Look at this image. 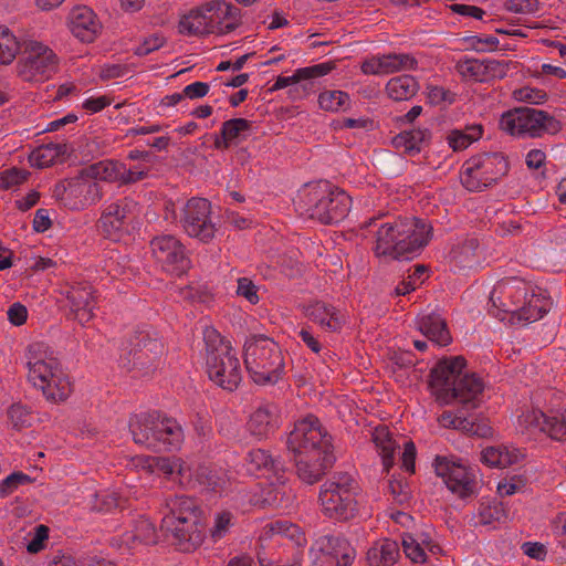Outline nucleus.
Returning a JSON list of instances; mask_svg holds the SVG:
<instances>
[{"instance_id": "nucleus-1", "label": "nucleus", "mask_w": 566, "mask_h": 566, "mask_svg": "<svg viewBox=\"0 0 566 566\" xmlns=\"http://www.w3.org/2000/svg\"><path fill=\"white\" fill-rule=\"evenodd\" d=\"M378 218L369 219L367 227L376 226L373 252L385 261L410 260L418 255L430 240L431 226L417 218H396L377 226Z\"/></svg>"}, {"instance_id": "nucleus-2", "label": "nucleus", "mask_w": 566, "mask_h": 566, "mask_svg": "<svg viewBox=\"0 0 566 566\" xmlns=\"http://www.w3.org/2000/svg\"><path fill=\"white\" fill-rule=\"evenodd\" d=\"M465 359L461 356L440 360L431 371V389L443 405L454 401L474 403L484 384L475 374L464 373Z\"/></svg>"}, {"instance_id": "nucleus-3", "label": "nucleus", "mask_w": 566, "mask_h": 566, "mask_svg": "<svg viewBox=\"0 0 566 566\" xmlns=\"http://www.w3.org/2000/svg\"><path fill=\"white\" fill-rule=\"evenodd\" d=\"M297 209L324 224L342 221L350 210L352 199L340 188L321 180L305 185L295 201Z\"/></svg>"}, {"instance_id": "nucleus-4", "label": "nucleus", "mask_w": 566, "mask_h": 566, "mask_svg": "<svg viewBox=\"0 0 566 566\" xmlns=\"http://www.w3.org/2000/svg\"><path fill=\"white\" fill-rule=\"evenodd\" d=\"M359 491L357 481L348 473H339L325 481L319 490L323 514L338 522H348L359 514Z\"/></svg>"}, {"instance_id": "nucleus-5", "label": "nucleus", "mask_w": 566, "mask_h": 566, "mask_svg": "<svg viewBox=\"0 0 566 566\" xmlns=\"http://www.w3.org/2000/svg\"><path fill=\"white\" fill-rule=\"evenodd\" d=\"M244 363L252 380L259 385L277 382L284 370L280 346L263 336H253L245 342Z\"/></svg>"}, {"instance_id": "nucleus-6", "label": "nucleus", "mask_w": 566, "mask_h": 566, "mask_svg": "<svg viewBox=\"0 0 566 566\" xmlns=\"http://www.w3.org/2000/svg\"><path fill=\"white\" fill-rule=\"evenodd\" d=\"M503 132L520 138H538L556 135L562 130V123L549 113L531 107H520L504 113L500 118Z\"/></svg>"}, {"instance_id": "nucleus-7", "label": "nucleus", "mask_w": 566, "mask_h": 566, "mask_svg": "<svg viewBox=\"0 0 566 566\" xmlns=\"http://www.w3.org/2000/svg\"><path fill=\"white\" fill-rule=\"evenodd\" d=\"M509 171V163L501 153L481 154L468 159L461 171V182L469 191H482Z\"/></svg>"}, {"instance_id": "nucleus-8", "label": "nucleus", "mask_w": 566, "mask_h": 566, "mask_svg": "<svg viewBox=\"0 0 566 566\" xmlns=\"http://www.w3.org/2000/svg\"><path fill=\"white\" fill-rule=\"evenodd\" d=\"M59 69V57L46 44L28 41L23 55L15 65L17 74L23 82L42 83L51 78Z\"/></svg>"}, {"instance_id": "nucleus-9", "label": "nucleus", "mask_w": 566, "mask_h": 566, "mask_svg": "<svg viewBox=\"0 0 566 566\" xmlns=\"http://www.w3.org/2000/svg\"><path fill=\"white\" fill-rule=\"evenodd\" d=\"M53 196L70 210L80 211L99 202L103 189L82 169L76 176L56 184Z\"/></svg>"}, {"instance_id": "nucleus-10", "label": "nucleus", "mask_w": 566, "mask_h": 566, "mask_svg": "<svg viewBox=\"0 0 566 566\" xmlns=\"http://www.w3.org/2000/svg\"><path fill=\"white\" fill-rule=\"evenodd\" d=\"M207 373L211 381L224 390L233 391L242 380L239 358L229 344L208 345Z\"/></svg>"}, {"instance_id": "nucleus-11", "label": "nucleus", "mask_w": 566, "mask_h": 566, "mask_svg": "<svg viewBox=\"0 0 566 566\" xmlns=\"http://www.w3.org/2000/svg\"><path fill=\"white\" fill-rule=\"evenodd\" d=\"M286 446L293 455L317 453L332 450L331 436L323 428L317 417L308 415L294 423L289 433Z\"/></svg>"}, {"instance_id": "nucleus-12", "label": "nucleus", "mask_w": 566, "mask_h": 566, "mask_svg": "<svg viewBox=\"0 0 566 566\" xmlns=\"http://www.w3.org/2000/svg\"><path fill=\"white\" fill-rule=\"evenodd\" d=\"M532 291L533 285L521 277L501 279L490 294L491 314L500 321L507 319L510 322V318L515 316L518 311L517 307L523 298Z\"/></svg>"}, {"instance_id": "nucleus-13", "label": "nucleus", "mask_w": 566, "mask_h": 566, "mask_svg": "<svg viewBox=\"0 0 566 566\" xmlns=\"http://www.w3.org/2000/svg\"><path fill=\"white\" fill-rule=\"evenodd\" d=\"M434 472L447 488L457 496L467 499L478 492L476 471L454 457L437 455L433 460Z\"/></svg>"}, {"instance_id": "nucleus-14", "label": "nucleus", "mask_w": 566, "mask_h": 566, "mask_svg": "<svg viewBox=\"0 0 566 566\" xmlns=\"http://www.w3.org/2000/svg\"><path fill=\"white\" fill-rule=\"evenodd\" d=\"M24 357L28 381L38 390H41L51 377L63 370L53 350L45 343L30 344Z\"/></svg>"}, {"instance_id": "nucleus-15", "label": "nucleus", "mask_w": 566, "mask_h": 566, "mask_svg": "<svg viewBox=\"0 0 566 566\" xmlns=\"http://www.w3.org/2000/svg\"><path fill=\"white\" fill-rule=\"evenodd\" d=\"M311 566H352L356 549L342 536L318 537L310 549Z\"/></svg>"}, {"instance_id": "nucleus-16", "label": "nucleus", "mask_w": 566, "mask_h": 566, "mask_svg": "<svg viewBox=\"0 0 566 566\" xmlns=\"http://www.w3.org/2000/svg\"><path fill=\"white\" fill-rule=\"evenodd\" d=\"M138 203L127 197L106 202L103 206L97 228L104 237L118 239L135 219Z\"/></svg>"}, {"instance_id": "nucleus-17", "label": "nucleus", "mask_w": 566, "mask_h": 566, "mask_svg": "<svg viewBox=\"0 0 566 566\" xmlns=\"http://www.w3.org/2000/svg\"><path fill=\"white\" fill-rule=\"evenodd\" d=\"M153 255L161 269L175 276L184 275L190 269V259L184 244L174 235L156 237L150 242Z\"/></svg>"}, {"instance_id": "nucleus-18", "label": "nucleus", "mask_w": 566, "mask_h": 566, "mask_svg": "<svg viewBox=\"0 0 566 566\" xmlns=\"http://www.w3.org/2000/svg\"><path fill=\"white\" fill-rule=\"evenodd\" d=\"M211 203L203 198H191L184 208L181 224L189 237L209 242L216 234V226L211 220Z\"/></svg>"}, {"instance_id": "nucleus-19", "label": "nucleus", "mask_w": 566, "mask_h": 566, "mask_svg": "<svg viewBox=\"0 0 566 566\" xmlns=\"http://www.w3.org/2000/svg\"><path fill=\"white\" fill-rule=\"evenodd\" d=\"M510 61L464 56L455 63L454 69L462 80L483 83L503 78L510 70Z\"/></svg>"}, {"instance_id": "nucleus-20", "label": "nucleus", "mask_w": 566, "mask_h": 566, "mask_svg": "<svg viewBox=\"0 0 566 566\" xmlns=\"http://www.w3.org/2000/svg\"><path fill=\"white\" fill-rule=\"evenodd\" d=\"M61 294L67 301V306L74 318L82 325L88 323L95 315L97 295L94 287L87 282L66 284Z\"/></svg>"}, {"instance_id": "nucleus-21", "label": "nucleus", "mask_w": 566, "mask_h": 566, "mask_svg": "<svg viewBox=\"0 0 566 566\" xmlns=\"http://www.w3.org/2000/svg\"><path fill=\"white\" fill-rule=\"evenodd\" d=\"M157 531L154 523L144 516L132 520L126 531L112 538V545L122 554H132L140 545L155 544Z\"/></svg>"}, {"instance_id": "nucleus-22", "label": "nucleus", "mask_w": 566, "mask_h": 566, "mask_svg": "<svg viewBox=\"0 0 566 566\" xmlns=\"http://www.w3.org/2000/svg\"><path fill=\"white\" fill-rule=\"evenodd\" d=\"M127 354L128 363L133 366H146L153 364L164 352V345L157 337V333L150 329H142L129 339V346L123 349Z\"/></svg>"}, {"instance_id": "nucleus-23", "label": "nucleus", "mask_w": 566, "mask_h": 566, "mask_svg": "<svg viewBox=\"0 0 566 566\" xmlns=\"http://www.w3.org/2000/svg\"><path fill=\"white\" fill-rule=\"evenodd\" d=\"M161 530L170 534L179 549L191 552L200 547L206 538L205 525L201 517H195L190 522L188 520L172 525H161Z\"/></svg>"}, {"instance_id": "nucleus-24", "label": "nucleus", "mask_w": 566, "mask_h": 566, "mask_svg": "<svg viewBox=\"0 0 566 566\" xmlns=\"http://www.w3.org/2000/svg\"><path fill=\"white\" fill-rule=\"evenodd\" d=\"M69 28L82 42L92 43L102 31V23L95 12L86 6L73 8L69 14Z\"/></svg>"}, {"instance_id": "nucleus-25", "label": "nucleus", "mask_w": 566, "mask_h": 566, "mask_svg": "<svg viewBox=\"0 0 566 566\" xmlns=\"http://www.w3.org/2000/svg\"><path fill=\"white\" fill-rule=\"evenodd\" d=\"M552 304L553 302L545 291L533 286V291L523 298L515 316L510 318V323L523 325L534 323L549 312Z\"/></svg>"}, {"instance_id": "nucleus-26", "label": "nucleus", "mask_w": 566, "mask_h": 566, "mask_svg": "<svg viewBox=\"0 0 566 566\" xmlns=\"http://www.w3.org/2000/svg\"><path fill=\"white\" fill-rule=\"evenodd\" d=\"M293 457L297 476L300 480L307 484H314L318 482L325 474L326 470L334 462L332 450L328 453L313 452Z\"/></svg>"}, {"instance_id": "nucleus-27", "label": "nucleus", "mask_w": 566, "mask_h": 566, "mask_svg": "<svg viewBox=\"0 0 566 566\" xmlns=\"http://www.w3.org/2000/svg\"><path fill=\"white\" fill-rule=\"evenodd\" d=\"M135 465L149 473H161L181 485L189 472V467L180 458L142 455L135 459Z\"/></svg>"}, {"instance_id": "nucleus-28", "label": "nucleus", "mask_w": 566, "mask_h": 566, "mask_svg": "<svg viewBox=\"0 0 566 566\" xmlns=\"http://www.w3.org/2000/svg\"><path fill=\"white\" fill-rule=\"evenodd\" d=\"M166 509L167 513L161 520V525H172L176 522L180 523L186 520L191 523L192 518L201 517L202 514L197 500L187 495L168 497L166 500Z\"/></svg>"}, {"instance_id": "nucleus-29", "label": "nucleus", "mask_w": 566, "mask_h": 566, "mask_svg": "<svg viewBox=\"0 0 566 566\" xmlns=\"http://www.w3.org/2000/svg\"><path fill=\"white\" fill-rule=\"evenodd\" d=\"M129 431L136 444L155 450L157 436V412H142L129 418Z\"/></svg>"}, {"instance_id": "nucleus-30", "label": "nucleus", "mask_w": 566, "mask_h": 566, "mask_svg": "<svg viewBox=\"0 0 566 566\" xmlns=\"http://www.w3.org/2000/svg\"><path fill=\"white\" fill-rule=\"evenodd\" d=\"M281 426L280 409L274 403H263L250 417L249 430L258 438L273 434Z\"/></svg>"}, {"instance_id": "nucleus-31", "label": "nucleus", "mask_w": 566, "mask_h": 566, "mask_svg": "<svg viewBox=\"0 0 566 566\" xmlns=\"http://www.w3.org/2000/svg\"><path fill=\"white\" fill-rule=\"evenodd\" d=\"M305 316L323 329L337 332L345 323V316L338 308L324 301H315L304 307Z\"/></svg>"}, {"instance_id": "nucleus-32", "label": "nucleus", "mask_w": 566, "mask_h": 566, "mask_svg": "<svg viewBox=\"0 0 566 566\" xmlns=\"http://www.w3.org/2000/svg\"><path fill=\"white\" fill-rule=\"evenodd\" d=\"M209 34H228L238 27L235 9L224 2H210L206 4Z\"/></svg>"}, {"instance_id": "nucleus-33", "label": "nucleus", "mask_w": 566, "mask_h": 566, "mask_svg": "<svg viewBox=\"0 0 566 566\" xmlns=\"http://www.w3.org/2000/svg\"><path fill=\"white\" fill-rule=\"evenodd\" d=\"M159 441L155 450H178L185 440L180 423L170 417H163L157 412V436Z\"/></svg>"}, {"instance_id": "nucleus-34", "label": "nucleus", "mask_w": 566, "mask_h": 566, "mask_svg": "<svg viewBox=\"0 0 566 566\" xmlns=\"http://www.w3.org/2000/svg\"><path fill=\"white\" fill-rule=\"evenodd\" d=\"M252 123L245 118H232L222 124L220 135L214 137V148L227 149L245 140L251 132Z\"/></svg>"}, {"instance_id": "nucleus-35", "label": "nucleus", "mask_w": 566, "mask_h": 566, "mask_svg": "<svg viewBox=\"0 0 566 566\" xmlns=\"http://www.w3.org/2000/svg\"><path fill=\"white\" fill-rule=\"evenodd\" d=\"M226 480L213 469L199 465L195 470L189 468L184 485L207 492H219L223 489Z\"/></svg>"}, {"instance_id": "nucleus-36", "label": "nucleus", "mask_w": 566, "mask_h": 566, "mask_svg": "<svg viewBox=\"0 0 566 566\" xmlns=\"http://www.w3.org/2000/svg\"><path fill=\"white\" fill-rule=\"evenodd\" d=\"M400 556V548L396 541L380 538L373 543L366 553L368 566H394Z\"/></svg>"}, {"instance_id": "nucleus-37", "label": "nucleus", "mask_w": 566, "mask_h": 566, "mask_svg": "<svg viewBox=\"0 0 566 566\" xmlns=\"http://www.w3.org/2000/svg\"><path fill=\"white\" fill-rule=\"evenodd\" d=\"M247 471L253 475H279L282 471V463L273 458L266 450L253 449L245 458Z\"/></svg>"}, {"instance_id": "nucleus-38", "label": "nucleus", "mask_w": 566, "mask_h": 566, "mask_svg": "<svg viewBox=\"0 0 566 566\" xmlns=\"http://www.w3.org/2000/svg\"><path fill=\"white\" fill-rule=\"evenodd\" d=\"M430 136L429 129L415 128L399 133L392 138L391 144L396 149L413 156L419 154L422 147L429 143Z\"/></svg>"}, {"instance_id": "nucleus-39", "label": "nucleus", "mask_w": 566, "mask_h": 566, "mask_svg": "<svg viewBox=\"0 0 566 566\" xmlns=\"http://www.w3.org/2000/svg\"><path fill=\"white\" fill-rule=\"evenodd\" d=\"M420 332L439 346H447L451 336L447 329L446 321L436 313L423 315L418 321Z\"/></svg>"}, {"instance_id": "nucleus-40", "label": "nucleus", "mask_w": 566, "mask_h": 566, "mask_svg": "<svg viewBox=\"0 0 566 566\" xmlns=\"http://www.w3.org/2000/svg\"><path fill=\"white\" fill-rule=\"evenodd\" d=\"M334 69V63L324 62L306 67L297 69L293 75L277 76L271 91H279L290 85L296 84L303 80L316 78L328 74Z\"/></svg>"}, {"instance_id": "nucleus-41", "label": "nucleus", "mask_w": 566, "mask_h": 566, "mask_svg": "<svg viewBox=\"0 0 566 566\" xmlns=\"http://www.w3.org/2000/svg\"><path fill=\"white\" fill-rule=\"evenodd\" d=\"M522 452L513 447L497 446L482 450L481 461L491 468H506L518 462Z\"/></svg>"}, {"instance_id": "nucleus-42", "label": "nucleus", "mask_w": 566, "mask_h": 566, "mask_svg": "<svg viewBox=\"0 0 566 566\" xmlns=\"http://www.w3.org/2000/svg\"><path fill=\"white\" fill-rule=\"evenodd\" d=\"M419 88L420 85L415 76L398 75L387 82L385 91L390 99L402 102L411 99Z\"/></svg>"}, {"instance_id": "nucleus-43", "label": "nucleus", "mask_w": 566, "mask_h": 566, "mask_svg": "<svg viewBox=\"0 0 566 566\" xmlns=\"http://www.w3.org/2000/svg\"><path fill=\"white\" fill-rule=\"evenodd\" d=\"M373 441L381 457L384 470L388 472L394 465L395 452L399 444L392 439L389 429L385 426L374 429Z\"/></svg>"}, {"instance_id": "nucleus-44", "label": "nucleus", "mask_w": 566, "mask_h": 566, "mask_svg": "<svg viewBox=\"0 0 566 566\" xmlns=\"http://www.w3.org/2000/svg\"><path fill=\"white\" fill-rule=\"evenodd\" d=\"M40 391L48 401L57 403L65 401L70 397L73 391V385L69 375L62 370L51 377Z\"/></svg>"}, {"instance_id": "nucleus-45", "label": "nucleus", "mask_w": 566, "mask_h": 566, "mask_svg": "<svg viewBox=\"0 0 566 566\" xmlns=\"http://www.w3.org/2000/svg\"><path fill=\"white\" fill-rule=\"evenodd\" d=\"M66 153V145L50 143L36 147L29 156L31 166L45 168L54 165Z\"/></svg>"}, {"instance_id": "nucleus-46", "label": "nucleus", "mask_w": 566, "mask_h": 566, "mask_svg": "<svg viewBox=\"0 0 566 566\" xmlns=\"http://www.w3.org/2000/svg\"><path fill=\"white\" fill-rule=\"evenodd\" d=\"M483 128L480 124L465 126L463 129H452L447 135V143L453 151L467 149L471 144L482 137Z\"/></svg>"}, {"instance_id": "nucleus-47", "label": "nucleus", "mask_w": 566, "mask_h": 566, "mask_svg": "<svg viewBox=\"0 0 566 566\" xmlns=\"http://www.w3.org/2000/svg\"><path fill=\"white\" fill-rule=\"evenodd\" d=\"M179 32L186 35L209 34L206 4L191 10L187 15L181 18L179 22Z\"/></svg>"}, {"instance_id": "nucleus-48", "label": "nucleus", "mask_w": 566, "mask_h": 566, "mask_svg": "<svg viewBox=\"0 0 566 566\" xmlns=\"http://www.w3.org/2000/svg\"><path fill=\"white\" fill-rule=\"evenodd\" d=\"M87 176L96 182H119L122 164L113 160H102L83 168Z\"/></svg>"}, {"instance_id": "nucleus-49", "label": "nucleus", "mask_w": 566, "mask_h": 566, "mask_svg": "<svg viewBox=\"0 0 566 566\" xmlns=\"http://www.w3.org/2000/svg\"><path fill=\"white\" fill-rule=\"evenodd\" d=\"M266 534L279 538H287L292 541L296 546H303L306 543L305 534L302 530L287 521H276L265 526Z\"/></svg>"}, {"instance_id": "nucleus-50", "label": "nucleus", "mask_w": 566, "mask_h": 566, "mask_svg": "<svg viewBox=\"0 0 566 566\" xmlns=\"http://www.w3.org/2000/svg\"><path fill=\"white\" fill-rule=\"evenodd\" d=\"M385 72L387 74L401 71H415L418 69V60L411 53L382 54Z\"/></svg>"}, {"instance_id": "nucleus-51", "label": "nucleus", "mask_w": 566, "mask_h": 566, "mask_svg": "<svg viewBox=\"0 0 566 566\" xmlns=\"http://www.w3.org/2000/svg\"><path fill=\"white\" fill-rule=\"evenodd\" d=\"M19 51L17 36L7 27L0 25V65L12 63Z\"/></svg>"}, {"instance_id": "nucleus-52", "label": "nucleus", "mask_w": 566, "mask_h": 566, "mask_svg": "<svg viewBox=\"0 0 566 566\" xmlns=\"http://www.w3.org/2000/svg\"><path fill=\"white\" fill-rule=\"evenodd\" d=\"M318 105L327 112L345 111L350 106L349 95L343 91H324L318 95Z\"/></svg>"}, {"instance_id": "nucleus-53", "label": "nucleus", "mask_w": 566, "mask_h": 566, "mask_svg": "<svg viewBox=\"0 0 566 566\" xmlns=\"http://www.w3.org/2000/svg\"><path fill=\"white\" fill-rule=\"evenodd\" d=\"M548 415H545L543 411L538 409H532L523 412L518 419L517 423L522 430H525L530 433L543 432L545 433V426L547 423Z\"/></svg>"}, {"instance_id": "nucleus-54", "label": "nucleus", "mask_w": 566, "mask_h": 566, "mask_svg": "<svg viewBox=\"0 0 566 566\" xmlns=\"http://www.w3.org/2000/svg\"><path fill=\"white\" fill-rule=\"evenodd\" d=\"M234 515L230 511H220L214 513L213 523L210 527V536L213 542L223 538L234 525Z\"/></svg>"}, {"instance_id": "nucleus-55", "label": "nucleus", "mask_w": 566, "mask_h": 566, "mask_svg": "<svg viewBox=\"0 0 566 566\" xmlns=\"http://www.w3.org/2000/svg\"><path fill=\"white\" fill-rule=\"evenodd\" d=\"M29 176L28 170L18 167L0 171V191L17 189L28 180Z\"/></svg>"}, {"instance_id": "nucleus-56", "label": "nucleus", "mask_w": 566, "mask_h": 566, "mask_svg": "<svg viewBox=\"0 0 566 566\" xmlns=\"http://www.w3.org/2000/svg\"><path fill=\"white\" fill-rule=\"evenodd\" d=\"M401 545L406 557L412 563H424L427 560L424 548L410 533L402 534Z\"/></svg>"}, {"instance_id": "nucleus-57", "label": "nucleus", "mask_w": 566, "mask_h": 566, "mask_svg": "<svg viewBox=\"0 0 566 566\" xmlns=\"http://www.w3.org/2000/svg\"><path fill=\"white\" fill-rule=\"evenodd\" d=\"M479 243L475 239L463 242L453 251L454 259L464 268H471L476 259V249Z\"/></svg>"}, {"instance_id": "nucleus-58", "label": "nucleus", "mask_w": 566, "mask_h": 566, "mask_svg": "<svg viewBox=\"0 0 566 566\" xmlns=\"http://www.w3.org/2000/svg\"><path fill=\"white\" fill-rule=\"evenodd\" d=\"M513 98L517 102L539 105L546 102L547 94L545 91L531 86H523L513 91Z\"/></svg>"}, {"instance_id": "nucleus-59", "label": "nucleus", "mask_w": 566, "mask_h": 566, "mask_svg": "<svg viewBox=\"0 0 566 566\" xmlns=\"http://www.w3.org/2000/svg\"><path fill=\"white\" fill-rule=\"evenodd\" d=\"M545 434L558 441L566 440V413L547 417Z\"/></svg>"}, {"instance_id": "nucleus-60", "label": "nucleus", "mask_w": 566, "mask_h": 566, "mask_svg": "<svg viewBox=\"0 0 566 566\" xmlns=\"http://www.w3.org/2000/svg\"><path fill=\"white\" fill-rule=\"evenodd\" d=\"M31 482V478L23 472H13L0 482V497L12 494L20 485Z\"/></svg>"}, {"instance_id": "nucleus-61", "label": "nucleus", "mask_w": 566, "mask_h": 566, "mask_svg": "<svg viewBox=\"0 0 566 566\" xmlns=\"http://www.w3.org/2000/svg\"><path fill=\"white\" fill-rule=\"evenodd\" d=\"M426 94L431 105H440L442 103L452 104L454 102V94L439 85H427Z\"/></svg>"}, {"instance_id": "nucleus-62", "label": "nucleus", "mask_w": 566, "mask_h": 566, "mask_svg": "<svg viewBox=\"0 0 566 566\" xmlns=\"http://www.w3.org/2000/svg\"><path fill=\"white\" fill-rule=\"evenodd\" d=\"M149 174V167L147 166H133L132 168H126L124 164H122L120 169V179L119 182L124 185L135 184L139 180L145 179Z\"/></svg>"}, {"instance_id": "nucleus-63", "label": "nucleus", "mask_w": 566, "mask_h": 566, "mask_svg": "<svg viewBox=\"0 0 566 566\" xmlns=\"http://www.w3.org/2000/svg\"><path fill=\"white\" fill-rule=\"evenodd\" d=\"M8 417L14 428L21 429L29 424L30 412L25 406L14 403L8 409Z\"/></svg>"}, {"instance_id": "nucleus-64", "label": "nucleus", "mask_w": 566, "mask_h": 566, "mask_svg": "<svg viewBox=\"0 0 566 566\" xmlns=\"http://www.w3.org/2000/svg\"><path fill=\"white\" fill-rule=\"evenodd\" d=\"M503 516V510L494 504L481 503L479 509V522L483 525H490L495 521H499Z\"/></svg>"}]
</instances>
